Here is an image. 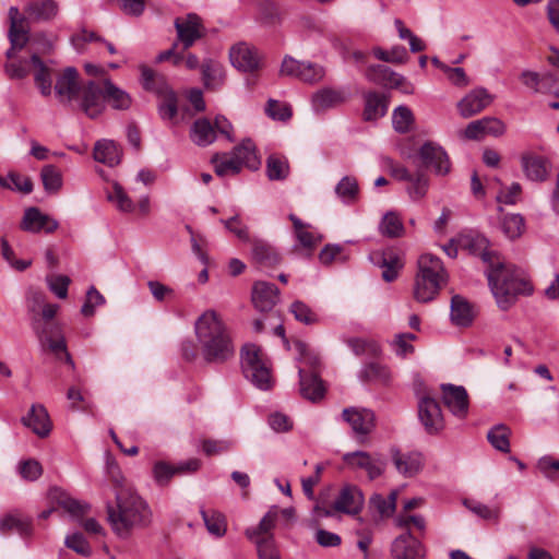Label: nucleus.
<instances>
[{
    "label": "nucleus",
    "instance_id": "obj_1",
    "mask_svg": "<svg viewBox=\"0 0 559 559\" xmlns=\"http://www.w3.org/2000/svg\"><path fill=\"white\" fill-rule=\"evenodd\" d=\"M460 243L487 264L485 273L500 309H510L518 296L532 293L530 283L520 276L519 271L511 264H506L495 251L489 250V240L484 235L469 233L460 238Z\"/></svg>",
    "mask_w": 559,
    "mask_h": 559
},
{
    "label": "nucleus",
    "instance_id": "obj_2",
    "mask_svg": "<svg viewBox=\"0 0 559 559\" xmlns=\"http://www.w3.org/2000/svg\"><path fill=\"white\" fill-rule=\"evenodd\" d=\"M194 334L205 362L223 365L235 357L231 333L217 311L205 310L194 322Z\"/></svg>",
    "mask_w": 559,
    "mask_h": 559
},
{
    "label": "nucleus",
    "instance_id": "obj_3",
    "mask_svg": "<svg viewBox=\"0 0 559 559\" xmlns=\"http://www.w3.org/2000/svg\"><path fill=\"white\" fill-rule=\"evenodd\" d=\"M115 496V503L106 504L107 520L115 534L126 538L133 528L151 523L152 513L147 503L132 488H121Z\"/></svg>",
    "mask_w": 559,
    "mask_h": 559
},
{
    "label": "nucleus",
    "instance_id": "obj_4",
    "mask_svg": "<svg viewBox=\"0 0 559 559\" xmlns=\"http://www.w3.org/2000/svg\"><path fill=\"white\" fill-rule=\"evenodd\" d=\"M58 310V305L46 302L41 307L39 314L32 316L31 325L44 352L52 353L56 358L63 359L74 368V361L67 350L62 329L58 323L51 321Z\"/></svg>",
    "mask_w": 559,
    "mask_h": 559
},
{
    "label": "nucleus",
    "instance_id": "obj_5",
    "mask_svg": "<svg viewBox=\"0 0 559 559\" xmlns=\"http://www.w3.org/2000/svg\"><path fill=\"white\" fill-rule=\"evenodd\" d=\"M445 280L447 273L438 257L430 253L420 255L414 283V298L419 302L433 300L445 284Z\"/></svg>",
    "mask_w": 559,
    "mask_h": 559
},
{
    "label": "nucleus",
    "instance_id": "obj_6",
    "mask_svg": "<svg viewBox=\"0 0 559 559\" xmlns=\"http://www.w3.org/2000/svg\"><path fill=\"white\" fill-rule=\"evenodd\" d=\"M294 348L298 353V360L312 370L307 372L304 368L298 369L300 394L310 401H317L324 394V388L318 373L314 371L316 366L319 364V358L308 352L307 345L301 341L294 342Z\"/></svg>",
    "mask_w": 559,
    "mask_h": 559
},
{
    "label": "nucleus",
    "instance_id": "obj_7",
    "mask_svg": "<svg viewBox=\"0 0 559 559\" xmlns=\"http://www.w3.org/2000/svg\"><path fill=\"white\" fill-rule=\"evenodd\" d=\"M240 357L245 377L258 389L269 390L273 381L261 349L254 344H246L241 348Z\"/></svg>",
    "mask_w": 559,
    "mask_h": 559
},
{
    "label": "nucleus",
    "instance_id": "obj_8",
    "mask_svg": "<svg viewBox=\"0 0 559 559\" xmlns=\"http://www.w3.org/2000/svg\"><path fill=\"white\" fill-rule=\"evenodd\" d=\"M28 59L8 61L4 64L5 74L12 80H23L33 70L35 84L51 79V69L40 58L39 52L34 49L33 44L28 46Z\"/></svg>",
    "mask_w": 559,
    "mask_h": 559
},
{
    "label": "nucleus",
    "instance_id": "obj_9",
    "mask_svg": "<svg viewBox=\"0 0 559 559\" xmlns=\"http://www.w3.org/2000/svg\"><path fill=\"white\" fill-rule=\"evenodd\" d=\"M418 418L429 435H438L444 428V419L439 403L429 394L418 397Z\"/></svg>",
    "mask_w": 559,
    "mask_h": 559
},
{
    "label": "nucleus",
    "instance_id": "obj_10",
    "mask_svg": "<svg viewBox=\"0 0 559 559\" xmlns=\"http://www.w3.org/2000/svg\"><path fill=\"white\" fill-rule=\"evenodd\" d=\"M175 28L177 31V41L182 45L185 50L193 46L206 32L201 17L195 13L177 17L175 20Z\"/></svg>",
    "mask_w": 559,
    "mask_h": 559
},
{
    "label": "nucleus",
    "instance_id": "obj_11",
    "mask_svg": "<svg viewBox=\"0 0 559 559\" xmlns=\"http://www.w3.org/2000/svg\"><path fill=\"white\" fill-rule=\"evenodd\" d=\"M79 106L81 110L91 119H96L105 110V92L94 81H88L82 85L79 94Z\"/></svg>",
    "mask_w": 559,
    "mask_h": 559
},
{
    "label": "nucleus",
    "instance_id": "obj_12",
    "mask_svg": "<svg viewBox=\"0 0 559 559\" xmlns=\"http://www.w3.org/2000/svg\"><path fill=\"white\" fill-rule=\"evenodd\" d=\"M344 463L352 469H362L370 480L382 475L385 462L380 455H372L365 451H355L343 455Z\"/></svg>",
    "mask_w": 559,
    "mask_h": 559
},
{
    "label": "nucleus",
    "instance_id": "obj_13",
    "mask_svg": "<svg viewBox=\"0 0 559 559\" xmlns=\"http://www.w3.org/2000/svg\"><path fill=\"white\" fill-rule=\"evenodd\" d=\"M342 418L357 437H367L376 427V415L369 408L346 407L342 412Z\"/></svg>",
    "mask_w": 559,
    "mask_h": 559
},
{
    "label": "nucleus",
    "instance_id": "obj_14",
    "mask_svg": "<svg viewBox=\"0 0 559 559\" xmlns=\"http://www.w3.org/2000/svg\"><path fill=\"white\" fill-rule=\"evenodd\" d=\"M419 157L425 167L431 168L436 175L445 176L451 170L447 152L435 142H426L419 148Z\"/></svg>",
    "mask_w": 559,
    "mask_h": 559
},
{
    "label": "nucleus",
    "instance_id": "obj_15",
    "mask_svg": "<svg viewBox=\"0 0 559 559\" xmlns=\"http://www.w3.org/2000/svg\"><path fill=\"white\" fill-rule=\"evenodd\" d=\"M231 64L242 72H254L261 64L259 50L247 43H238L229 50Z\"/></svg>",
    "mask_w": 559,
    "mask_h": 559
},
{
    "label": "nucleus",
    "instance_id": "obj_16",
    "mask_svg": "<svg viewBox=\"0 0 559 559\" xmlns=\"http://www.w3.org/2000/svg\"><path fill=\"white\" fill-rule=\"evenodd\" d=\"M391 552L394 559H425L426 556L424 545L409 530L394 539Z\"/></svg>",
    "mask_w": 559,
    "mask_h": 559
},
{
    "label": "nucleus",
    "instance_id": "obj_17",
    "mask_svg": "<svg viewBox=\"0 0 559 559\" xmlns=\"http://www.w3.org/2000/svg\"><path fill=\"white\" fill-rule=\"evenodd\" d=\"M21 423L39 438L48 437L52 430L50 416L43 404H33L26 415L21 418Z\"/></svg>",
    "mask_w": 559,
    "mask_h": 559
},
{
    "label": "nucleus",
    "instance_id": "obj_18",
    "mask_svg": "<svg viewBox=\"0 0 559 559\" xmlns=\"http://www.w3.org/2000/svg\"><path fill=\"white\" fill-rule=\"evenodd\" d=\"M82 86L79 84V72L73 67L66 68L57 78L55 93L60 103L70 104L79 97Z\"/></svg>",
    "mask_w": 559,
    "mask_h": 559
},
{
    "label": "nucleus",
    "instance_id": "obj_19",
    "mask_svg": "<svg viewBox=\"0 0 559 559\" xmlns=\"http://www.w3.org/2000/svg\"><path fill=\"white\" fill-rule=\"evenodd\" d=\"M442 401L450 412L464 418L468 412V395L464 386L454 384H441Z\"/></svg>",
    "mask_w": 559,
    "mask_h": 559
},
{
    "label": "nucleus",
    "instance_id": "obj_20",
    "mask_svg": "<svg viewBox=\"0 0 559 559\" xmlns=\"http://www.w3.org/2000/svg\"><path fill=\"white\" fill-rule=\"evenodd\" d=\"M492 100V95L486 88L478 87L472 90L457 103V109L463 118H469L487 108Z\"/></svg>",
    "mask_w": 559,
    "mask_h": 559
},
{
    "label": "nucleus",
    "instance_id": "obj_21",
    "mask_svg": "<svg viewBox=\"0 0 559 559\" xmlns=\"http://www.w3.org/2000/svg\"><path fill=\"white\" fill-rule=\"evenodd\" d=\"M364 502V493L357 486L345 485L334 500V509L342 513L355 515L362 510Z\"/></svg>",
    "mask_w": 559,
    "mask_h": 559
},
{
    "label": "nucleus",
    "instance_id": "obj_22",
    "mask_svg": "<svg viewBox=\"0 0 559 559\" xmlns=\"http://www.w3.org/2000/svg\"><path fill=\"white\" fill-rule=\"evenodd\" d=\"M280 298L278 288L269 282L258 281L252 287V302L259 311H270Z\"/></svg>",
    "mask_w": 559,
    "mask_h": 559
},
{
    "label": "nucleus",
    "instance_id": "obj_23",
    "mask_svg": "<svg viewBox=\"0 0 559 559\" xmlns=\"http://www.w3.org/2000/svg\"><path fill=\"white\" fill-rule=\"evenodd\" d=\"M21 227L32 233H38L40 230L52 233L58 228V222L43 214L38 209L31 207L26 210Z\"/></svg>",
    "mask_w": 559,
    "mask_h": 559
},
{
    "label": "nucleus",
    "instance_id": "obj_24",
    "mask_svg": "<svg viewBox=\"0 0 559 559\" xmlns=\"http://www.w3.org/2000/svg\"><path fill=\"white\" fill-rule=\"evenodd\" d=\"M374 264L382 269V278L390 283L397 278L403 261L393 251L376 252L371 255Z\"/></svg>",
    "mask_w": 559,
    "mask_h": 559
},
{
    "label": "nucleus",
    "instance_id": "obj_25",
    "mask_svg": "<svg viewBox=\"0 0 559 559\" xmlns=\"http://www.w3.org/2000/svg\"><path fill=\"white\" fill-rule=\"evenodd\" d=\"M365 75L370 82L384 86L390 85L392 87H400L406 82V79L403 75L393 72L390 68L383 64L370 66L366 70Z\"/></svg>",
    "mask_w": 559,
    "mask_h": 559
},
{
    "label": "nucleus",
    "instance_id": "obj_26",
    "mask_svg": "<svg viewBox=\"0 0 559 559\" xmlns=\"http://www.w3.org/2000/svg\"><path fill=\"white\" fill-rule=\"evenodd\" d=\"M93 156L96 162L114 167L120 163L122 151L115 141L104 139L95 143Z\"/></svg>",
    "mask_w": 559,
    "mask_h": 559
},
{
    "label": "nucleus",
    "instance_id": "obj_27",
    "mask_svg": "<svg viewBox=\"0 0 559 559\" xmlns=\"http://www.w3.org/2000/svg\"><path fill=\"white\" fill-rule=\"evenodd\" d=\"M15 532L21 536H29L32 534V521L22 513H9L0 519V533L8 534Z\"/></svg>",
    "mask_w": 559,
    "mask_h": 559
},
{
    "label": "nucleus",
    "instance_id": "obj_28",
    "mask_svg": "<svg viewBox=\"0 0 559 559\" xmlns=\"http://www.w3.org/2000/svg\"><path fill=\"white\" fill-rule=\"evenodd\" d=\"M451 321L457 326L472 324L475 312L473 306L462 296L455 295L451 299Z\"/></svg>",
    "mask_w": 559,
    "mask_h": 559
},
{
    "label": "nucleus",
    "instance_id": "obj_29",
    "mask_svg": "<svg viewBox=\"0 0 559 559\" xmlns=\"http://www.w3.org/2000/svg\"><path fill=\"white\" fill-rule=\"evenodd\" d=\"M346 100V95L341 90L324 87L312 96V105L316 110H326L338 106Z\"/></svg>",
    "mask_w": 559,
    "mask_h": 559
},
{
    "label": "nucleus",
    "instance_id": "obj_30",
    "mask_svg": "<svg viewBox=\"0 0 559 559\" xmlns=\"http://www.w3.org/2000/svg\"><path fill=\"white\" fill-rule=\"evenodd\" d=\"M252 259L263 266H274L280 263V255L275 248L262 239L252 240Z\"/></svg>",
    "mask_w": 559,
    "mask_h": 559
},
{
    "label": "nucleus",
    "instance_id": "obj_31",
    "mask_svg": "<svg viewBox=\"0 0 559 559\" xmlns=\"http://www.w3.org/2000/svg\"><path fill=\"white\" fill-rule=\"evenodd\" d=\"M277 518V509L275 507L271 508L257 527L246 531V536L254 544H257V539H266L269 536L273 537L272 530L275 527Z\"/></svg>",
    "mask_w": 559,
    "mask_h": 559
},
{
    "label": "nucleus",
    "instance_id": "obj_32",
    "mask_svg": "<svg viewBox=\"0 0 559 559\" xmlns=\"http://www.w3.org/2000/svg\"><path fill=\"white\" fill-rule=\"evenodd\" d=\"M201 73L206 88L216 90L223 85L225 72L223 66L213 59L204 60L201 66Z\"/></svg>",
    "mask_w": 559,
    "mask_h": 559
},
{
    "label": "nucleus",
    "instance_id": "obj_33",
    "mask_svg": "<svg viewBox=\"0 0 559 559\" xmlns=\"http://www.w3.org/2000/svg\"><path fill=\"white\" fill-rule=\"evenodd\" d=\"M190 138L198 146H207L216 139V132L209 119H197L191 128Z\"/></svg>",
    "mask_w": 559,
    "mask_h": 559
},
{
    "label": "nucleus",
    "instance_id": "obj_34",
    "mask_svg": "<svg viewBox=\"0 0 559 559\" xmlns=\"http://www.w3.org/2000/svg\"><path fill=\"white\" fill-rule=\"evenodd\" d=\"M392 461L397 469L405 477L416 475L421 468V460L418 454H405L399 450L392 452Z\"/></svg>",
    "mask_w": 559,
    "mask_h": 559
},
{
    "label": "nucleus",
    "instance_id": "obj_35",
    "mask_svg": "<svg viewBox=\"0 0 559 559\" xmlns=\"http://www.w3.org/2000/svg\"><path fill=\"white\" fill-rule=\"evenodd\" d=\"M388 103L385 97L377 92H369L365 95L364 119L373 121L386 114Z\"/></svg>",
    "mask_w": 559,
    "mask_h": 559
},
{
    "label": "nucleus",
    "instance_id": "obj_36",
    "mask_svg": "<svg viewBox=\"0 0 559 559\" xmlns=\"http://www.w3.org/2000/svg\"><path fill=\"white\" fill-rule=\"evenodd\" d=\"M105 102L116 110H127L131 106L130 95L116 86L110 80L104 82Z\"/></svg>",
    "mask_w": 559,
    "mask_h": 559
},
{
    "label": "nucleus",
    "instance_id": "obj_37",
    "mask_svg": "<svg viewBox=\"0 0 559 559\" xmlns=\"http://www.w3.org/2000/svg\"><path fill=\"white\" fill-rule=\"evenodd\" d=\"M142 85L146 91L156 93L159 96H164L167 93H171L167 81L160 74H157L146 66L141 67Z\"/></svg>",
    "mask_w": 559,
    "mask_h": 559
},
{
    "label": "nucleus",
    "instance_id": "obj_38",
    "mask_svg": "<svg viewBox=\"0 0 559 559\" xmlns=\"http://www.w3.org/2000/svg\"><path fill=\"white\" fill-rule=\"evenodd\" d=\"M207 532L215 537H223L227 531V521L225 515L217 510L200 509Z\"/></svg>",
    "mask_w": 559,
    "mask_h": 559
},
{
    "label": "nucleus",
    "instance_id": "obj_39",
    "mask_svg": "<svg viewBox=\"0 0 559 559\" xmlns=\"http://www.w3.org/2000/svg\"><path fill=\"white\" fill-rule=\"evenodd\" d=\"M10 48L5 52L9 61L19 60L16 53L21 51L29 41L28 29L25 25L16 27L14 24L9 28Z\"/></svg>",
    "mask_w": 559,
    "mask_h": 559
},
{
    "label": "nucleus",
    "instance_id": "obj_40",
    "mask_svg": "<svg viewBox=\"0 0 559 559\" xmlns=\"http://www.w3.org/2000/svg\"><path fill=\"white\" fill-rule=\"evenodd\" d=\"M359 185L354 176H344L335 186V193L345 204H353L359 198Z\"/></svg>",
    "mask_w": 559,
    "mask_h": 559
},
{
    "label": "nucleus",
    "instance_id": "obj_41",
    "mask_svg": "<svg viewBox=\"0 0 559 559\" xmlns=\"http://www.w3.org/2000/svg\"><path fill=\"white\" fill-rule=\"evenodd\" d=\"M522 168L526 177L534 181H542L546 178L547 169L545 160L535 155L525 154L521 158Z\"/></svg>",
    "mask_w": 559,
    "mask_h": 559
},
{
    "label": "nucleus",
    "instance_id": "obj_42",
    "mask_svg": "<svg viewBox=\"0 0 559 559\" xmlns=\"http://www.w3.org/2000/svg\"><path fill=\"white\" fill-rule=\"evenodd\" d=\"M212 164H214L215 173L218 176L239 174L243 167V165L236 156L234 151L229 155L224 154L219 156L218 154H216L212 158Z\"/></svg>",
    "mask_w": 559,
    "mask_h": 559
},
{
    "label": "nucleus",
    "instance_id": "obj_43",
    "mask_svg": "<svg viewBox=\"0 0 559 559\" xmlns=\"http://www.w3.org/2000/svg\"><path fill=\"white\" fill-rule=\"evenodd\" d=\"M359 378L362 381L388 384L391 380V372L385 366L370 362L360 370Z\"/></svg>",
    "mask_w": 559,
    "mask_h": 559
},
{
    "label": "nucleus",
    "instance_id": "obj_44",
    "mask_svg": "<svg viewBox=\"0 0 559 559\" xmlns=\"http://www.w3.org/2000/svg\"><path fill=\"white\" fill-rule=\"evenodd\" d=\"M233 151L243 167L257 169L260 166V159L255 152V145L250 139L243 140Z\"/></svg>",
    "mask_w": 559,
    "mask_h": 559
},
{
    "label": "nucleus",
    "instance_id": "obj_45",
    "mask_svg": "<svg viewBox=\"0 0 559 559\" xmlns=\"http://www.w3.org/2000/svg\"><path fill=\"white\" fill-rule=\"evenodd\" d=\"M397 491L390 492L388 498L380 493H373L370 497V508L376 510L382 518L391 516L396 508Z\"/></svg>",
    "mask_w": 559,
    "mask_h": 559
},
{
    "label": "nucleus",
    "instance_id": "obj_46",
    "mask_svg": "<svg viewBox=\"0 0 559 559\" xmlns=\"http://www.w3.org/2000/svg\"><path fill=\"white\" fill-rule=\"evenodd\" d=\"M288 175L289 165L286 157L273 154L266 158V176L270 180H284Z\"/></svg>",
    "mask_w": 559,
    "mask_h": 559
},
{
    "label": "nucleus",
    "instance_id": "obj_47",
    "mask_svg": "<svg viewBox=\"0 0 559 559\" xmlns=\"http://www.w3.org/2000/svg\"><path fill=\"white\" fill-rule=\"evenodd\" d=\"M379 229L383 236L389 238H397L404 234V225L395 212H388L383 216Z\"/></svg>",
    "mask_w": 559,
    "mask_h": 559
},
{
    "label": "nucleus",
    "instance_id": "obj_48",
    "mask_svg": "<svg viewBox=\"0 0 559 559\" xmlns=\"http://www.w3.org/2000/svg\"><path fill=\"white\" fill-rule=\"evenodd\" d=\"M26 12L29 16L47 21L57 14V4L53 0H40L28 4Z\"/></svg>",
    "mask_w": 559,
    "mask_h": 559
},
{
    "label": "nucleus",
    "instance_id": "obj_49",
    "mask_svg": "<svg viewBox=\"0 0 559 559\" xmlns=\"http://www.w3.org/2000/svg\"><path fill=\"white\" fill-rule=\"evenodd\" d=\"M0 187L4 189L16 190L28 194L33 191V182L29 177H23L17 173L11 171L8 178L0 175Z\"/></svg>",
    "mask_w": 559,
    "mask_h": 559
},
{
    "label": "nucleus",
    "instance_id": "obj_50",
    "mask_svg": "<svg viewBox=\"0 0 559 559\" xmlns=\"http://www.w3.org/2000/svg\"><path fill=\"white\" fill-rule=\"evenodd\" d=\"M289 219L293 223L296 238L299 243L305 248H313L321 240L317 235L307 230L308 225L304 224L295 214H289Z\"/></svg>",
    "mask_w": 559,
    "mask_h": 559
},
{
    "label": "nucleus",
    "instance_id": "obj_51",
    "mask_svg": "<svg viewBox=\"0 0 559 559\" xmlns=\"http://www.w3.org/2000/svg\"><path fill=\"white\" fill-rule=\"evenodd\" d=\"M510 429L504 425H497L491 428L487 433V439L490 444L501 452L510 451Z\"/></svg>",
    "mask_w": 559,
    "mask_h": 559
},
{
    "label": "nucleus",
    "instance_id": "obj_52",
    "mask_svg": "<svg viewBox=\"0 0 559 559\" xmlns=\"http://www.w3.org/2000/svg\"><path fill=\"white\" fill-rule=\"evenodd\" d=\"M40 178L45 190L49 193L58 192L62 187V175L53 165L43 167Z\"/></svg>",
    "mask_w": 559,
    "mask_h": 559
},
{
    "label": "nucleus",
    "instance_id": "obj_53",
    "mask_svg": "<svg viewBox=\"0 0 559 559\" xmlns=\"http://www.w3.org/2000/svg\"><path fill=\"white\" fill-rule=\"evenodd\" d=\"M524 218L520 214L506 215L501 221V229L509 239L519 238L524 231Z\"/></svg>",
    "mask_w": 559,
    "mask_h": 559
},
{
    "label": "nucleus",
    "instance_id": "obj_54",
    "mask_svg": "<svg viewBox=\"0 0 559 559\" xmlns=\"http://www.w3.org/2000/svg\"><path fill=\"white\" fill-rule=\"evenodd\" d=\"M407 193L414 201L421 200L427 194L429 188V178L423 171H418L412 179L408 180Z\"/></svg>",
    "mask_w": 559,
    "mask_h": 559
},
{
    "label": "nucleus",
    "instance_id": "obj_55",
    "mask_svg": "<svg viewBox=\"0 0 559 559\" xmlns=\"http://www.w3.org/2000/svg\"><path fill=\"white\" fill-rule=\"evenodd\" d=\"M413 120V112L408 107L399 106L394 109L392 115V123L396 132L406 133L409 130Z\"/></svg>",
    "mask_w": 559,
    "mask_h": 559
},
{
    "label": "nucleus",
    "instance_id": "obj_56",
    "mask_svg": "<svg viewBox=\"0 0 559 559\" xmlns=\"http://www.w3.org/2000/svg\"><path fill=\"white\" fill-rule=\"evenodd\" d=\"M46 283L51 293L58 298L64 299L68 296V287L71 280L67 275L49 274L46 276Z\"/></svg>",
    "mask_w": 559,
    "mask_h": 559
},
{
    "label": "nucleus",
    "instance_id": "obj_57",
    "mask_svg": "<svg viewBox=\"0 0 559 559\" xmlns=\"http://www.w3.org/2000/svg\"><path fill=\"white\" fill-rule=\"evenodd\" d=\"M290 312L294 318L307 325L314 324L318 322V316L311 310V308L300 300H296L290 306Z\"/></svg>",
    "mask_w": 559,
    "mask_h": 559
},
{
    "label": "nucleus",
    "instance_id": "obj_58",
    "mask_svg": "<svg viewBox=\"0 0 559 559\" xmlns=\"http://www.w3.org/2000/svg\"><path fill=\"white\" fill-rule=\"evenodd\" d=\"M64 544L68 548L83 557H90L92 555V548L81 533L68 535L64 539Z\"/></svg>",
    "mask_w": 559,
    "mask_h": 559
},
{
    "label": "nucleus",
    "instance_id": "obj_59",
    "mask_svg": "<svg viewBox=\"0 0 559 559\" xmlns=\"http://www.w3.org/2000/svg\"><path fill=\"white\" fill-rule=\"evenodd\" d=\"M373 52L379 60L385 62L404 63L407 59V51L402 46H396L392 48L390 51L377 48L374 49Z\"/></svg>",
    "mask_w": 559,
    "mask_h": 559
},
{
    "label": "nucleus",
    "instance_id": "obj_60",
    "mask_svg": "<svg viewBox=\"0 0 559 559\" xmlns=\"http://www.w3.org/2000/svg\"><path fill=\"white\" fill-rule=\"evenodd\" d=\"M265 112L270 118L280 121H286L292 117L290 108L287 105L272 98L266 103Z\"/></svg>",
    "mask_w": 559,
    "mask_h": 559
},
{
    "label": "nucleus",
    "instance_id": "obj_61",
    "mask_svg": "<svg viewBox=\"0 0 559 559\" xmlns=\"http://www.w3.org/2000/svg\"><path fill=\"white\" fill-rule=\"evenodd\" d=\"M108 199L116 203L117 207L122 212H131L133 210V202L118 183L114 185L112 192L108 194Z\"/></svg>",
    "mask_w": 559,
    "mask_h": 559
},
{
    "label": "nucleus",
    "instance_id": "obj_62",
    "mask_svg": "<svg viewBox=\"0 0 559 559\" xmlns=\"http://www.w3.org/2000/svg\"><path fill=\"white\" fill-rule=\"evenodd\" d=\"M175 474H177L176 466L163 461L155 463L153 467L154 479L159 486H166Z\"/></svg>",
    "mask_w": 559,
    "mask_h": 559
},
{
    "label": "nucleus",
    "instance_id": "obj_63",
    "mask_svg": "<svg viewBox=\"0 0 559 559\" xmlns=\"http://www.w3.org/2000/svg\"><path fill=\"white\" fill-rule=\"evenodd\" d=\"M255 546L259 559H281L274 537L269 536L266 539H257Z\"/></svg>",
    "mask_w": 559,
    "mask_h": 559
},
{
    "label": "nucleus",
    "instance_id": "obj_64",
    "mask_svg": "<svg viewBox=\"0 0 559 559\" xmlns=\"http://www.w3.org/2000/svg\"><path fill=\"white\" fill-rule=\"evenodd\" d=\"M325 75V70L323 67L313 63V62H306L300 81L308 83V84H316L323 80Z\"/></svg>",
    "mask_w": 559,
    "mask_h": 559
}]
</instances>
